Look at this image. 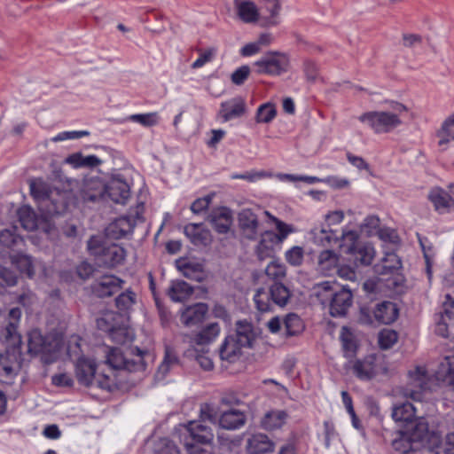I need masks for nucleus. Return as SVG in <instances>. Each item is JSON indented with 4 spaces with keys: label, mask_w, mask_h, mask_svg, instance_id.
Returning a JSON list of instances; mask_svg holds the SVG:
<instances>
[{
    "label": "nucleus",
    "mask_w": 454,
    "mask_h": 454,
    "mask_svg": "<svg viewBox=\"0 0 454 454\" xmlns=\"http://www.w3.org/2000/svg\"><path fill=\"white\" fill-rule=\"evenodd\" d=\"M390 107L392 111L366 112L358 120L376 134L389 133L402 124L401 115L408 110L404 105L396 101H392Z\"/></svg>",
    "instance_id": "1"
},
{
    "label": "nucleus",
    "mask_w": 454,
    "mask_h": 454,
    "mask_svg": "<svg viewBox=\"0 0 454 454\" xmlns=\"http://www.w3.org/2000/svg\"><path fill=\"white\" fill-rule=\"evenodd\" d=\"M87 248L99 267L114 269L121 265L127 256L125 248L116 243H109L98 236H92L87 242Z\"/></svg>",
    "instance_id": "2"
},
{
    "label": "nucleus",
    "mask_w": 454,
    "mask_h": 454,
    "mask_svg": "<svg viewBox=\"0 0 454 454\" xmlns=\"http://www.w3.org/2000/svg\"><path fill=\"white\" fill-rule=\"evenodd\" d=\"M399 317L396 303L382 301L374 305H362L358 313V323L364 325H391Z\"/></svg>",
    "instance_id": "3"
},
{
    "label": "nucleus",
    "mask_w": 454,
    "mask_h": 454,
    "mask_svg": "<svg viewBox=\"0 0 454 454\" xmlns=\"http://www.w3.org/2000/svg\"><path fill=\"white\" fill-rule=\"evenodd\" d=\"M340 238L344 241H350L345 251L346 260L354 268L369 266L375 256L374 247L369 243H363L359 240L358 235L354 231L342 232Z\"/></svg>",
    "instance_id": "4"
},
{
    "label": "nucleus",
    "mask_w": 454,
    "mask_h": 454,
    "mask_svg": "<svg viewBox=\"0 0 454 454\" xmlns=\"http://www.w3.org/2000/svg\"><path fill=\"white\" fill-rule=\"evenodd\" d=\"M131 354L133 357H128L122 354L120 348H111L107 352L106 364L114 370H125L129 372L145 371L146 364L144 356L148 352L135 347L132 348Z\"/></svg>",
    "instance_id": "5"
},
{
    "label": "nucleus",
    "mask_w": 454,
    "mask_h": 454,
    "mask_svg": "<svg viewBox=\"0 0 454 454\" xmlns=\"http://www.w3.org/2000/svg\"><path fill=\"white\" fill-rule=\"evenodd\" d=\"M59 349L60 342L54 336L43 335L37 328L27 333V352L30 355L42 354L45 363H52Z\"/></svg>",
    "instance_id": "6"
},
{
    "label": "nucleus",
    "mask_w": 454,
    "mask_h": 454,
    "mask_svg": "<svg viewBox=\"0 0 454 454\" xmlns=\"http://www.w3.org/2000/svg\"><path fill=\"white\" fill-rule=\"evenodd\" d=\"M30 194L38 203L44 206L49 215H60L67 210V203L63 200L51 197V188L43 179L31 180L29 183Z\"/></svg>",
    "instance_id": "7"
},
{
    "label": "nucleus",
    "mask_w": 454,
    "mask_h": 454,
    "mask_svg": "<svg viewBox=\"0 0 454 454\" xmlns=\"http://www.w3.org/2000/svg\"><path fill=\"white\" fill-rule=\"evenodd\" d=\"M186 430L184 446L189 454H204L206 450L199 445H207L212 442L214 439L212 429L200 421H190Z\"/></svg>",
    "instance_id": "8"
},
{
    "label": "nucleus",
    "mask_w": 454,
    "mask_h": 454,
    "mask_svg": "<svg viewBox=\"0 0 454 454\" xmlns=\"http://www.w3.org/2000/svg\"><path fill=\"white\" fill-rule=\"evenodd\" d=\"M402 267V262L398 255L395 253H387L382 259L381 262L374 266V270L379 275H392L387 286L393 288H398L403 286L404 278L397 271Z\"/></svg>",
    "instance_id": "9"
},
{
    "label": "nucleus",
    "mask_w": 454,
    "mask_h": 454,
    "mask_svg": "<svg viewBox=\"0 0 454 454\" xmlns=\"http://www.w3.org/2000/svg\"><path fill=\"white\" fill-rule=\"evenodd\" d=\"M353 304V294L349 288L342 286L332 294L329 313L333 317H345Z\"/></svg>",
    "instance_id": "10"
},
{
    "label": "nucleus",
    "mask_w": 454,
    "mask_h": 454,
    "mask_svg": "<svg viewBox=\"0 0 454 454\" xmlns=\"http://www.w3.org/2000/svg\"><path fill=\"white\" fill-rule=\"evenodd\" d=\"M125 281L114 275L102 276L92 286L93 294L99 298L110 297L123 289Z\"/></svg>",
    "instance_id": "11"
},
{
    "label": "nucleus",
    "mask_w": 454,
    "mask_h": 454,
    "mask_svg": "<svg viewBox=\"0 0 454 454\" xmlns=\"http://www.w3.org/2000/svg\"><path fill=\"white\" fill-rule=\"evenodd\" d=\"M207 221L218 234H226L233 223L232 212L227 207L214 208L208 215Z\"/></svg>",
    "instance_id": "12"
},
{
    "label": "nucleus",
    "mask_w": 454,
    "mask_h": 454,
    "mask_svg": "<svg viewBox=\"0 0 454 454\" xmlns=\"http://www.w3.org/2000/svg\"><path fill=\"white\" fill-rule=\"evenodd\" d=\"M97 364L95 360L81 356L75 363V376L79 384L84 387L94 385Z\"/></svg>",
    "instance_id": "13"
},
{
    "label": "nucleus",
    "mask_w": 454,
    "mask_h": 454,
    "mask_svg": "<svg viewBox=\"0 0 454 454\" xmlns=\"http://www.w3.org/2000/svg\"><path fill=\"white\" fill-rule=\"evenodd\" d=\"M239 226L243 237L248 240H255L259 235V220L251 209H244L239 214Z\"/></svg>",
    "instance_id": "14"
},
{
    "label": "nucleus",
    "mask_w": 454,
    "mask_h": 454,
    "mask_svg": "<svg viewBox=\"0 0 454 454\" xmlns=\"http://www.w3.org/2000/svg\"><path fill=\"white\" fill-rule=\"evenodd\" d=\"M246 100L240 97H234L220 105L219 114L223 121H229L233 119L240 118L246 114Z\"/></svg>",
    "instance_id": "15"
},
{
    "label": "nucleus",
    "mask_w": 454,
    "mask_h": 454,
    "mask_svg": "<svg viewBox=\"0 0 454 454\" xmlns=\"http://www.w3.org/2000/svg\"><path fill=\"white\" fill-rule=\"evenodd\" d=\"M403 430L412 444L418 446V450L427 439L429 434L428 423L424 418L415 419L408 425H404Z\"/></svg>",
    "instance_id": "16"
},
{
    "label": "nucleus",
    "mask_w": 454,
    "mask_h": 454,
    "mask_svg": "<svg viewBox=\"0 0 454 454\" xmlns=\"http://www.w3.org/2000/svg\"><path fill=\"white\" fill-rule=\"evenodd\" d=\"M105 185L106 198H109L114 203L124 204L129 198L130 189L125 180L114 177Z\"/></svg>",
    "instance_id": "17"
},
{
    "label": "nucleus",
    "mask_w": 454,
    "mask_h": 454,
    "mask_svg": "<svg viewBox=\"0 0 454 454\" xmlns=\"http://www.w3.org/2000/svg\"><path fill=\"white\" fill-rule=\"evenodd\" d=\"M234 8L238 18L244 23L260 22L262 15L258 6L250 0H234Z\"/></svg>",
    "instance_id": "18"
},
{
    "label": "nucleus",
    "mask_w": 454,
    "mask_h": 454,
    "mask_svg": "<svg viewBox=\"0 0 454 454\" xmlns=\"http://www.w3.org/2000/svg\"><path fill=\"white\" fill-rule=\"evenodd\" d=\"M373 355L367 356L364 359H356L353 362L352 372L360 380L369 381L377 374V366Z\"/></svg>",
    "instance_id": "19"
},
{
    "label": "nucleus",
    "mask_w": 454,
    "mask_h": 454,
    "mask_svg": "<svg viewBox=\"0 0 454 454\" xmlns=\"http://www.w3.org/2000/svg\"><path fill=\"white\" fill-rule=\"evenodd\" d=\"M261 74L279 75L288 70V59H261L254 63Z\"/></svg>",
    "instance_id": "20"
},
{
    "label": "nucleus",
    "mask_w": 454,
    "mask_h": 454,
    "mask_svg": "<svg viewBox=\"0 0 454 454\" xmlns=\"http://www.w3.org/2000/svg\"><path fill=\"white\" fill-rule=\"evenodd\" d=\"M106 185L99 180H90L80 190V198L83 202H98L106 199Z\"/></svg>",
    "instance_id": "21"
},
{
    "label": "nucleus",
    "mask_w": 454,
    "mask_h": 454,
    "mask_svg": "<svg viewBox=\"0 0 454 454\" xmlns=\"http://www.w3.org/2000/svg\"><path fill=\"white\" fill-rule=\"evenodd\" d=\"M184 232L194 246H208L212 241V235L202 223H189L185 225Z\"/></svg>",
    "instance_id": "22"
},
{
    "label": "nucleus",
    "mask_w": 454,
    "mask_h": 454,
    "mask_svg": "<svg viewBox=\"0 0 454 454\" xmlns=\"http://www.w3.org/2000/svg\"><path fill=\"white\" fill-rule=\"evenodd\" d=\"M243 347L231 335L224 338L219 347L218 352L221 360L234 364L242 356Z\"/></svg>",
    "instance_id": "23"
},
{
    "label": "nucleus",
    "mask_w": 454,
    "mask_h": 454,
    "mask_svg": "<svg viewBox=\"0 0 454 454\" xmlns=\"http://www.w3.org/2000/svg\"><path fill=\"white\" fill-rule=\"evenodd\" d=\"M262 3V9L269 15L261 18L262 27H275L280 23V12L282 9L281 0H260Z\"/></svg>",
    "instance_id": "24"
},
{
    "label": "nucleus",
    "mask_w": 454,
    "mask_h": 454,
    "mask_svg": "<svg viewBox=\"0 0 454 454\" xmlns=\"http://www.w3.org/2000/svg\"><path fill=\"white\" fill-rule=\"evenodd\" d=\"M207 305L203 302H198L192 306L187 307L181 315V321L186 326L200 324L207 313Z\"/></svg>",
    "instance_id": "25"
},
{
    "label": "nucleus",
    "mask_w": 454,
    "mask_h": 454,
    "mask_svg": "<svg viewBox=\"0 0 454 454\" xmlns=\"http://www.w3.org/2000/svg\"><path fill=\"white\" fill-rule=\"evenodd\" d=\"M278 245L270 236V231H263L260 235V240L254 247V254L259 261L268 258H275V246Z\"/></svg>",
    "instance_id": "26"
},
{
    "label": "nucleus",
    "mask_w": 454,
    "mask_h": 454,
    "mask_svg": "<svg viewBox=\"0 0 454 454\" xmlns=\"http://www.w3.org/2000/svg\"><path fill=\"white\" fill-rule=\"evenodd\" d=\"M133 226L128 217H120L110 223L105 230V234L110 239H121L132 232Z\"/></svg>",
    "instance_id": "27"
},
{
    "label": "nucleus",
    "mask_w": 454,
    "mask_h": 454,
    "mask_svg": "<svg viewBox=\"0 0 454 454\" xmlns=\"http://www.w3.org/2000/svg\"><path fill=\"white\" fill-rule=\"evenodd\" d=\"M220 333V325L218 323H210L197 333L191 340L194 348H205L211 343Z\"/></svg>",
    "instance_id": "28"
},
{
    "label": "nucleus",
    "mask_w": 454,
    "mask_h": 454,
    "mask_svg": "<svg viewBox=\"0 0 454 454\" xmlns=\"http://www.w3.org/2000/svg\"><path fill=\"white\" fill-rule=\"evenodd\" d=\"M429 200L440 214L450 213L454 209L453 198L442 188L433 190L429 194Z\"/></svg>",
    "instance_id": "29"
},
{
    "label": "nucleus",
    "mask_w": 454,
    "mask_h": 454,
    "mask_svg": "<svg viewBox=\"0 0 454 454\" xmlns=\"http://www.w3.org/2000/svg\"><path fill=\"white\" fill-rule=\"evenodd\" d=\"M247 422V416L239 410L231 409L223 411L219 419V425L227 430H237L242 427Z\"/></svg>",
    "instance_id": "30"
},
{
    "label": "nucleus",
    "mask_w": 454,
    "mask_h": 454,
    "mask_svg": "<svg viewBox=\"0 0 454 454\" xmlns=\"http://www.w3.org/2000/svg\"><path fill=\"white\" fill-rule=\"evenodd\" d=\"M243 348H252L256 339V333L254 325L244 320L238 321L236 325V333L231 334Z\"/></svg>",
    "instance_id": "31"
},
{
    "label": "nucleus",
    "mask_w": 454,
    "mask_h": 454,
    "mask_svg": "<svg viewBox=\"0 0 454 454\" xmlns=\"http://www.w3.org/2000/svg\"><path fill=\"white\" fill-rule=\"evenodd\" d=\"M288 419V413L284 410H270L261 419L260 425L266 431L281 428Z\"/></svg>",
    "instance_id": "32"
},
{
    "label": "nucleus",
    "mask_w": 454,
    "mask_h": 454,
    "mask_svg": "<svg viewBox=\"0 0 454 454\" xmlns=\"http://www.w3.org/2000/svg\"><path fill=\"white\" fill-rule=\"evenodd\" d=\"M312 241L314 244L321 247H333L338 244L340 240L339 235L336 231L328 227H315L310 231Z\"/></svg>",
    "instance_id": "33"
},
{
    "label": "nucleus",
    "mask_w": 454,
    "mask_h": 454,
    "mask_svg": "<svg viewBox=\"0 0 454 454\" xmlns=\"http://www.w3.org/2000/svg\"><path fill=\"white\" fill-rule=\"evenodd\" d=\"M247 449L249 454H264L272 452L273 442L264 434H254L247 441Z\"/></svg>",
    "instance_id": "34"
},
{
    "label": "nucleus",
    "mask_w": 454,
    "mask_h": 454,
    "mask_svg": "<svg viewBox=\"0 0 454 454\" xmlns=\"http://www.w3.org/2000/svg\"><path fill=\"white\" fill-rule=\"evenodd\" d=\"M193 287L184 280H172L168 289V295L175 302H184L193 294Z\"/></svg>",
    "instance_id": "35"
},
{
    "label": "nucleus",
    "mask_w": 454,
    "mask_h": 454,
    "mask_svg": "<svg viewBox=\"0 0 454 454\" xmlns=\"http://www.w3.org/2000/svg\"><path fill=\"white\" fill-rule=\"evenodd\" d=\"M270 296L274 305L284 308L292 296L290 289L282 282H273L269 287Z\"/></svg>",
    "instance_id": "36"
},
{
    "label": "nucleus",
    "mask_w": 454,
    "mask_h": 454,
    "mask_svg": "<svg viewBox=\"0 0 454 454\" xmlns=\"http://www.w3.org/2000/svg\"><path fill=\"white\" fill-rule=\"evenodd\" d=\"M65 162L71 165L74 168H95L101 164V160L96 155L84 156L82 153H74L69 154Z\"/></svg>",
    "instance_id": "37"
},
{
    "label": "nucleus",
    "mask_w": 454,
    "mask_h": 454,
    "mask_svg": "<svg viewBox=\"0 0 454 454\" xmlns=\"http://www.w3.org/2000/svg\"><path fill=\"white\" fill-rule=\"evenodd\" d=\"M339 256L331 250L325 249L318 255V269L325 275H331L338 268Z\"/></svg>",
    "instance_id": "38"
},
{
    "label": "nucleus",
    "mask_w": 454,
    "mask_h": 454,
    "mask_svg": "<svg viewBox=\"0 0 454 454\" xmlns=\"http://www.w3.org/2000/svg\"><path fill=\"white\" fill-rule=\"evenodd\" d=\"M391 416L395 422H403L405 425L417 419L415 417V408L410 402L395 405Z\"/></svg>",
    "instance_id": "39"
},
{
    "label": "nucleus",
    "mask_w": 454,
    "mask_h": 454,
    "mask_svg": "<svg viewBox=\"0 0 454 454\" xmlns=\"http://www.w3.org/2000/svg\"><path fill=\"white\" fill-rule=\"evenodd\" d=\"M285 337L289 338L300 335L305 329L304 323L300 316L288 313L284 318Z\"/></svg>",
    "instance_id": "40"
},
{
    "label": "nucleus",
    "mask_w": 454,
    "mask_h": 454,
    "mask_svg": "<svg viewBox=\"0 0 454 454\" xmlns=\"http://www.w3.org/2000/svg\"><path fill=\"white\" fill-rule=\"evenodd\" d=\"M116 314L112 311L102 314L96 319L97 328L107 334H114L116 331L121 332L120 325L116 323Z\"/></svg>",
    "instance_id": "41"
},
{
    "label": "nucleus",
    "mask_w": 454,
    "mask_h": 454,
    "mask_svg": "<svg viewBox=\"0 0 454 454\" xmlns=\"http://www.w3.org/2000/svg\"><path fill=\"white\" fill-rule=\"evenodd\" d=\"M11 262L21 275L32 278L35 275L32 257L23 254H16L11 256Z\"/></svg>",
    "instance_id": "42"
},
{
    "label": "nucleus",
    "mask_w": 454,
    "mask_h": 454,
    "mask_svg": "<svg viewBox=\"0 0 454 454\" xmlns=\"http://www.w3.org/2000/svg\"><path fill=\"white\" fill-rule=\"evenodd\" d=\"M272 41V35L264 33L260 35L257 41L249 43L240 49V54L243 56H252L262 52L263 47H267Z\"/></svg>",
    "instance_id": "43"
},
{
    "label": "nucleus",
    "mask_w": 454,
    "mask_h": 454,
    "mask_svg": "<svg viewBox=\"0 0 454 454\" xmlns=\"http://www.w3.org/2000/svg\"><path fill=\"white\" fill-rule=\"evenodd\" d=\"M265 213L270 216L278 231V232L269 231L270 236L277 241L278 244L281 245L286 239L289 234L294 232V228L293 225L288 224L275 216H271L268 211Z\"/></svg>",
    "instance_id": "44"
},
{
    "label": "nucleus",
    "mask_w": 454,
    "mask_h": 454,
    "mask_svg": "<svg viewBox=\"0 0 454 454\" xmlns=\"http://www.w3.org/2000/svg\"><path fill=\"white\" fill-rule=\"evenodd\" d=\"M179 268L183 275L192 280L202 282L206 278L203 264L200 262H186Z\"/></svg>",
    "instance_id": "45"
},
{
    "label": "nucleus",
    "mask_w": 454,
    "mask_h": 454,
    "mask_svg": "<svg viewBox=\"0 0 454 454\" xmlns=\"http://www.w3.org/2000/svg\"><path fill=\"white\" fill-rule=\"evenodd\" d=\"M179 357L176 352L170 347H166L162 362L158 367L157 373L164 378L171 368L179 364Z\"/></svg>",
    "instance_id": "46"
},
{
    "label": "nucleus",
    "mask_w": 454,
    "mask_h": 454,
    "mask_svg": "<svg viewBox=\"0 0 454 454\" xmlns=\"http://www.w3.org/2000/svg\"><path fill=\"white\" fill-rule=\"evenodd\" d=\"M339 286L331 281H323L314 287V293L320 303L326 304L330 302L332 294L336 291Z\"/></svg>",
    "instance_id": "47"
},
{
    "label": "nucleus",
    "mask_w": 454,
    "mask_h": 454,
    "mask_svg": "<svg viewBox=\"0 0 454 454\" xmlns=\"http://www.w3.org/2000/svg\"><path fill=\"white\" fill-rule=\"evenodd\" d=\"M265 274L274 282H281L286 277V267L278 258H273L265 268Z\"/></svg>",
    "instance_id": "48"
},
{
    "label": "nucleus",
    "mask_w": 454,
    "mask_h": 454,
    "mask_svg": "<svg viewBox=\"0 0 454 454\" xmlns=\"http://www.w3.org/2000/svg\"><path fill=\"white\" fill-rule=\"evenodd\" d=\"M392 447L403 454L418 450V446L412 444L403 429L399 430L397 436L392 440Z\"/></svg>",
    "instance_id": "49"
},
{
    "label": "nucleus",
    "mask_w": 454,
    "mask_h": 454,
    "mask_svg": "<svg viewBox=\"0 0 454 454\" xmlns=\"http://www.w3.org/2000/svg\"><path fill=\"white\" fill-rule=\"evenodd\" d=\"M114 301L119 310L128 311L137 302V294L131 288H128L120 293Z\"/></svg>",
    "instance_id": "50"
},
{
    "label": "nucleus",
    "mask_w": 454,
    "mask_h": 454,
    "mask_svg": "<svg viewBox=\"0 0 454 454\" xmlns=\"http://www.w3.org/2000/svg\"><path fill=\"white\" fill-rule=\"evenodd\" d=\"M277 115V109L274 104L264 103L256 111L255 121L258 123H270Z\"/></svg>",
    "instance_id": "51"
},
{
    "label": "nucleus",
    "mask_w": 454,
    "mask_h": 454,
    "mask_svg": "<svg viewBox=\"0 0 454 454\" xmlns=\"http://www.w3.org/2000/svg\"><path fill=\"white\" fill-rule=\"evenodd\" d=\"M255 308L261 312H269L272 310L273 302L271 301L270 292L263 288H259L254 295Z\"/></svg>",
    "instance_id": "52"
},
{
    "label": "nucleus",
    "mask_w": 454,
    "mask_h": 454,
    "mask_svg": "<svg viewBox=\"0 0 454 454\" xmlns=\"http://www.w3.org/2000/svg\"><path fill=\"white\" fill-rule=\"evenodd\" d=\"M285 260L293 267H300L304 261V249L300 246H294L285 252Z\"/></svg>",
    "instance_id": "53"
},
{
    "label": "nucleus",
    "mask_w": 454,
    "mask_h": 454,
    "mask_svg": "<svg viewBox=\"0 0 454 454\" xmlns=\"http://www.w3.org/2000/svg\"><path fill=\"white\" fill-rule=\"evenodd\" d=\"M20 222L27 231H35L37 228L35 214L30 208H20L18 212Z\"/></svg>",
    "instance_id": "54"
},
{
    "label": "nucleus",
    "mask_w": 454,
    "mask_h": 454,
    "mask_svg": "<svg viewBox=\"0 0 454 454\" xmlns=\"http://www.w3.org/2000/svg\"><path fill=\"white\" fill-rule=\"evenodd\" d=\"M192 356H194L197 363L204 371H211L214 368V363L212 359L206 354L208 352V348H193L192 350H189Z\"/></svg>",
    "instance_id": "55"
},
{
    "label": "nucleus",
    "mask_w": 454,
    "mask_h": 454,
    "mask_svg": "<svg viewBox=\"0 0 454 454\" xmlns=\"http://www.w3.org/2000/svg\"><path fill=\"white\" fill-rule=\"evenodd\" d=\"M398 340V333L392 329H383L379 333V344L382 349L392 348Z\"/></svg>",
    "instance_id": "56"
},
{
    "label": "nucleus",
    "mask_w": 454,
    "mask_h": 454,
    "mask_svg": "<svg viewBox=\"0 0 454 454\" xmlns=\"http://www.w3.org/2000/svg\"><path fill=\"white\" fill-rule=\"evenodd\" d=\"M343 355L348 359H352L356 356L358 345L355 338L351 335H341Z\"/></svg>",
    "instance_id": "57"
},
{
    "label": "nucleus",
    "mask_w": 454,
    "mask_h": 454,
    "mask_svg": "<svg viewBox=\"0 0 454 454\" xmlns=\"http://www.w3.org/2000/svg\"><path fill=\"white\" fill-rule=\"evenodd\" d=\"M303 72L309 82H316L321 79L319 67L317 63L311 59H307L303 63Z\"/></svg>",
    "instance_id": "58"
},
{
    "label": "nucleus",
    "mask_w": 454,
    "mask_h": 454,
    "mask_svg": "<svg viewBox=\"0 0 454 454\" xmlns=\"http://www.w3.org/2000/svg\"><path fill=\"white\" fill-rule=\"evenodd\" d=\"M0 243L6 247L13 248L19 244L23 243V239L13 231L5 229L0 231Z\"/></svg>",
    "instance_id": "59"
},
{
    "label": "nucleus",
    "mask_w": 454,
    "mask_h": 454,
    "mask_svg": "<svg viewBox=\"0 0 454 454\" xmlns=\"http://www.w3.org/2000/svg\"><path fill=\"white\" fill-rule=\"evenodd\" d=\"M439 373L444 375V381L454 391V364L450 357L446 356L444 362L441 363Z\"/></svg>",
    "instance_id": "60"
},
{
    "label": "nucleus",
    "mask_w": 454,
    "mask_h": 454,
    "mask_svg": "<svg viewBox=\"0 0 454 454\" xmlns=\"http://www.w3.org/2000/svg\"><path fill=\"white\" fill-rule=\"evenodd\" d=\"M414 374L416 375V379H415V381L417 382L416 386L419 387V390L411 389L409 395L413 400L419 401L422 396L421 390L424 389L427 385V383L425 381L426 373H425V372H422L419 368H417L415 372H410V377L412 378Z\"/></svg>",
    "instance_id": "61"
},
{
    "label": "nucleus",
    "mask_w": 454,
    "mask_h": 454,
    "mask_svg": "<svg viewBox=\"0 0 454 454\" xmlns=\"http://www.w3.org/2000/svg\"><path fill=\"white\" fill-rule=\"evenodd\" d=\"M127 120L137 122L145 127H152L157 123V114H136L129 115Z\"/></svg>",
    "instance_id": "62"
},
{
    "label": "nucleus",
    "mask_w": 454,
    "mask_h": 454,
    "mask_svg": "<svg viewBox=\"0 0 454 454\" xmlns=\"http://www.w3.org/2000/svg\"><path fill=\"white\" fill-rule=\"evenodd\" d=\"M214 194H208L202 198L196 199L191 205V210L194 214H200L207 210L213 200Z\"/></svg>",
    "instance_id": "63"
},
{
    "label": "nucleus",
    "mask_w": 454,
    "mask_h": 454,
    "mask_svg": "<svg viewBox=\"0 0 454 454\" xmlns=\"http://www.w3.org/2000/svg\"><path fill=\"white\" fill-rule=\"evenodd\" d=\"M250 74V67L247 65L241 66L237 68L231 76V82L236 85H242L248 78Z\"/></svg>",
    "instance_id": "64"
}]
</instances>
